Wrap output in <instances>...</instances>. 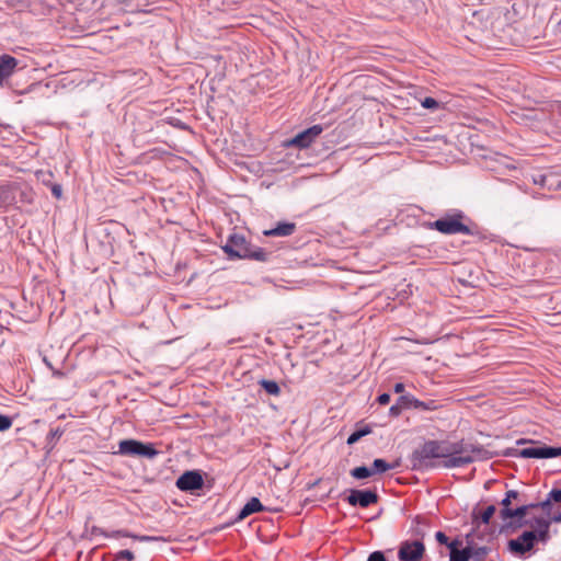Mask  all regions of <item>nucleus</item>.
<instances>
[{
  "instance_id": "1",
  "label": "nucleus",
  "mask_w": 561,
  "mask_h": 561,
  "mask_svg": "<svg viewBox=\"0 0 561 561\" xmlns=\"http://www.w3.org/2000/svg\"><path fill=\"white\" fill-rule=\"evenodd\" d=\"M482 453V447L463 439L456 442L431 439L413 451L411 461L413 469L417 470L453 469L476 461Z\"/></svg>"
},
{
  "instance_id": "2",
  "label": "nucleus",
  "mask_w": 561,
  "mask_h": 561,
  "mask_svg": "<svg viewBox=\"0 0 561 561\" xmlns=\"http://www.w3.org/2000/svg\"><path fill=\"white\" fill-rule=\"evenodd\" d=\"M33 190L19 182H0V208L8 209L19 204H32Z\"/></svg>"
},
{
  "instance_id": "3",
  "label": "nucleus",
  "mask_w": 561,
  "mask_h": 561,
  "mask_svg": "<svg viewBox=\"0 0 561 561\" xmlns=\"http://www.w3.org/2000/svg\"><path fill=\"white\" fill-rule=\"evenodd\" d=\"M465 215L462 211L457 210L451 215H446L433 222L428 224L431 229H435L444 234H457L462 233L471 236L473 232L469 226L465 225L462 220Z\"/></svg>"
},
{
  "instance_id": "4",
  "label": "nucleus",
  "mask_w": 561,
  "mask_h": 561,
  "mask_svg": "<svg viewBox=\"0 0 561 561\" xmlns=\"http://www.w3.org/2000/svg\"><path fill=\"white\" fill-rule=\"evenodd\" d=\"M118 454L124 456H141L152 459L159 454V451L151 443L145 444L136 439H124L118 444Z\"/></svg>"
},
{
  "instance_id": "5",
  "label": "nucleus",
  "mask_w": 561,
  "mask_h": 561,
  "mask_svg": "<svg viewBox=\"0 0 561 561\" xmlns=\"http://www.w3.org/2000/svg\"><path fill=\"white\" fill-rule=\"evenodd\" d=\"M249 245L250 243H248L243 236L233 233L228 238L226 244L222 245V250L230 259H245L249 256Z\"/></svg>"
},
{
  "instance_id": "6",
  "label": "nucleus",
  "mask_w": 561,
  "mask_h": 561,
  "mask_svg": "<svg viewBox=\"0 0 561 561\" xmlns=\"http://www.w3.org/2000/svg\"><path fill=\"white\" fill-rule=\"evenodd\" d=\"M323 131V127L321 125H313L300 133H298L295 137L287 140L285 142L286 147H296L299 149L308 148L314 139Z\"/></svg>"
},
{
  "instance_id": "7",
  "label": "nucleus",
  "mask_w": 561,
  "mask_h": 561,
  "mask_svg": "<svg viewBox=\"0 0 561 561\" xmlns=\"http://www.w3.org/2000/svg\"><path fill=\"white\" fill-rule=\"evenodd\" d=\"M425 552V547L421 540L403 541L398 551L400 561H421Z\"/></svg>"
},
{
  "instance_id": "8",
  "label": "nucleus",
  "mask_w": 561,
  "mask_h": 561,
  "mask_svg": "<svg viewBox=\"0 0 561 561\" xmlns=\"http://www.w3.org/2000/svg\"><path fill=\"white\" fill-rule=\"evenodd\" d=\"M517 456L522 458H554L561 456V447H551L546 445L529 446L517 450Z\"/></svg>"
},
{
  "instance_id": "9",
  "label": "nucleus",
  "mask_w": 561,
  "mask_h": 561,
  "mask_svg": "<svg viewBox=\"0 0 561 561\" xmlns=\"http://www.w3.org/2000/svg\"><path fill=\"white\" fill-rule=\"evenodd\" d=\"M535 541H538L536 533L526 530L516 539L508 541V549L514 553L525 554L534 548Z\"/></svg>"
},
{
  "instance_id": "10",
  "label": "nucleus",
  "mask_w": 561,
  "mask_h": 561,
  "mask_svg": "<svg viewBox=\"0 0 561 561\" xmlns=\"http://www.w3.org/2000/svg\"><path fill=\"white\" fill-rule=\"evenodd\" d=\"M553 523L551 518L547 517H536L533 522L528 519H524L520 523L516 525V527H523L529 525L534 528L533 531L536 533V536L538 537V541L547 543L550 539V525Z\"/></svg>"
},
{
  "instance_id": "11",
  "label": "nucleus",
  "mask_w": 561,
  "mask_h": 561,
  "mask_svg": "<svg viewBox=\"0 0 561 561\" xmlns=\"http://www.w3.org/2000/svg\"><path fill=\"white\" fill-rule=\"evenodd\" d=\"M204 480L197 471H186L176 480V486L181 491H195L203 486Z\"/></svg>"
},
{
  "instance_id": "12",
  "label": "nucleus",
  "mask_w": 561,
  "mask_h": 561,
  "mask_svg": "<svg viewBox=\"0 0 561 561\" xmlns=\"http://www.w3.org/2000/svg\"><path fill=\"white\" fill-rule=\"evenodd\" d=\"M377 493L370 490H352L347 497L348 504L352 506L359 505L360 507H368L369 505L377 503Z\"/></svg>"
},
{
  "instance_id": "13",
  "label": "nucleus",
  "mask_w": 561,
  "mask_h": 561,
  "mask_svg": "<svg viewBox=\"0 0 561 561\" xmlns=\"http://www.w3.org/2000/svg\"><path fill=\"white\" fill-rule=\"evenodd\" d=\"M18 66V60L10 56L3 55L0 57V85L8 79Z\"/></svg>"
},
{
  "instance_id": "14",
  "label": "nucleus",
  "mask_w": 561,
  "mask_h": 561,
  "mask_svg": "<svg viewBox=\"0 0 561 561\" xmlns=\"http://www.w3.org/2000/svg\"><path fill=\"white\" fill-rule=\"evenodd\" d=\"M460 541L454 540L448 543V548L450 549L449 561H469L472 557V548L467 547L462 550L458 549Z\"/></svg>"
},
{
  "instance_id": "15",
  "label": "nucleus",
  "mask_w": 561,
  "mask_h": 561,
  "mask_svg": "<svg viewBox=\"0 0 561 561\" xmlns=\"http://www.w3.org/2000/svg\"><path fill=\"white\" fill-rule=\"evenodd\" d=\"M265 511L257 497H251L250 501L241 508L237 516V520H242L253 513Z\"/></svg>"
},
{
  "instance_id": "16",
  "label": "nucleus",
  "mask_w": 561,
  "mask_h": 561,
  "mask_svg": "<svg viewBox=\"0 0 561 561\" xmlns=\"http://www.w3.org/2000/svg\"><path fill=\"white\" fill-rule=\"evenodd\" d=\"M296 230L294 222H278L274 228L264 231L265 236H278L288 237L291 236Z\"/></svg>"
},
{
  "instance_id": "17",
  "label": "nucleus",
  "mask_w": 561,
  "mask_h": 561,
  "mask_svg": "<svg viewBox=\"0 0 561 561\" xmlns=\"http://www.w3.org/2000/svg\"><path fill=\"white\" fill-rule=\"evenodd\" d=\"M529 512V506H526L525 504L524 505H520L516 508H513V510H501L500 511V517L503 519V520H507V519H512V518H518V522L516 523V525L518 523H520L522 520H524L526 514Z\"/></svg>"
},
{
  "instance_id": "18",
  "label": "nucleus",
  "mask_w": 561,
  "mask_h": 561,
  "mask_svg": "<svg viewBox=\"0 0 561 561\" xmlns=\"http://www.w3.org/2000/svg\"><path fill=\"white\" fill-rule=\"evenodd\" d=\"M537 505H539V508H541L553 523H561V512L553 511L552 501L548 495L545 501L538 502Z\"/></svg>"
},
{
  "instance_id": "19",
  "label": "nucleus",
  "mask_w": 561,
  "mask_h": 561,
  "mask_svg": "<svg viewBox=\"0 0 561 561\" xmlns=\"http://www.w3.org/2000/svg\"><path fill=\"white\" fill-rule=\"evenodd\" d=\"M248 253L249 256H247L245 259L255 260L259 262H266L270 255V253L266 252L264 249L259 247H252L251 244L249 245Z\"/></svg>"
},
{
  "instance_id": "20",
  "label": "nucleus",
  "mask_w": 561,
  "mask_h": 561,
  "mask_svg": "<svg viewBox=\"0 0 561 561\" xmlns=\"http://www.w3.org/2000/svg\"><path fill=\"white\" fill-rule=\"evenodd\" d=\"M257 383L271 396L278 397L282 392L280 387L274 380L261 379Z\"/></svg>"
},
{
  "instance_id": "21",
  "label": "nucleus",
  "mask_w": 561,
  "mask_h": 561,
  "mask_svg": "<svg viewBox=\"0 0 561 561\" xmlns=\"http://www.w3.org/2000/svg\"><path fill=\"white\" fill-rule=\"evenodd\" d=\"M397 467V463H388L386 460L381 458H377L374 460L371 468L373 474L376 473H383L390 469H394Z\"/></svg>"
},
{
  "instance_id": "22",
  "label": "nucleus",
  "mask_w": 561,
  "mask_h": 561,
  "mask_svg": "<svg viewBox=\"0 0 561 561\" xmlns=\"http://www.w3.org/2000/svg\"><path fill=\"white\" fill-rule=\"evenodd\" d=\"M350 473L353 478L358 479V480L366 479V478L374 476L371 468H368L365 466L356 467V468L352 469Z\"/></svg>"
},
{
  "instance_id": "23",
  "label": "nucleus",
  "mask_w": 561,
  "mask_h": 561,
  "mask_svg": "<svg viewBox=\"0 0 561 561\" xmlns=\"http://www.w3.org/2000/svg\"><path fill=\"white\" fill-rule=\"evenodd\" d=\"M416 402V398H414L411 394H402L398 400L397 403L402 410L413 408V403Z\"/></svg>"
},
{
  "instance_id": "24",
  "label": "nucleus",
  "mask_w": 561,
  "mask_h": 561,
  "mask_svg": "<svg viewBox=\"0 0 561 561\" xmlns=\"http://www.w3.org/2000/svg\"><path fill=\"white\" fill-rule=\"evenodd\" d=\"M369 433H370V430L368 427H366L364 430L355 431L354 433H352L348 436L347 444L352 445V444L356 443L358 439H360L363 436H365V435H367Z\"/></svg>"
},
{
  "instance_id": "25",
  "label": "nucleus",
  "mask_w": 561,
  "mask_h": 561,
  "mask_svg": "<svg viewBox=\"0 0 561 561\" xmlns=\"http://www.w3.org/2000/svg\"><path fill=\"white\" fill-rule=\"evenodd\" d=\"M495 511L496 508L494 505L486 506L480 516L481 523L489 524Z\"/></svg>"
},
{
  "instance_id": "26",
  "label": "nucleus",
  "mask_w": 561,
  "mask_h": 561,
  "mask_svg": "<svg viewBox=\"0 0 561 561\" xmlns=\"http://www.w3.org/2000/svg\"><path fill=\"white\" fill-rule=\"evenodd\" d=\"M13 424V421L10 416L0 414V432L8 431Z\"/></svg>"
},
{
  "instance_id": "27",
  "label": "nucleus",
  "mask_w": 561,
  "mask_h": 561,
  "mask_svg": "<svg viewBox=\"0 0 561 561\" xmlns=\"http://www.w3.org/2000/svg\"><path fill=\"white\" fill-rule=\"evenodd\" d=\"M422 106L428 110H437L439 107V103L434 98H425L422 101Z\"/></svg>"
},
{
  "instance_id": "28",
  "label": "nucleus",
  "mask_w": 561,
  "mask_h": 561,
  "mask_svg": "<svg viewBox=\"0 0 561 561\" xmlns=\"http://www.w3.org/2000/svg\"><path fill=\"white\" fill-rule=\"evenodd\" d=\"M413 408L420 410H431L434 409V401L423 402L416 399V402L413 403Z\"/></svg>"
},
{
  "instance_id": "29",
  "label": "nucleus",
  "mask_w": 561,
  "mask_h": 561,
  "mask_svg": "<svg viewBox=\"0 0 561 561\" xmlns=\"http://www.w3.org/2000/svg\"><path fill=\"white\" fill-rule=\"evenodd\" d=\"M116 559L117 560H128V561H133L134 559V553L130 551V550H121L117 552L116 554Z\"/></svg>"
},
{
  "instance_id": "30",
  "label": "nucleus",
  "mask_w": 561,
  "mask_h": 561,
  "mask_svg": "<svg viewBox=\"0 0 561 561\" xmlns=\"http://www.w3.org/2000/svg\"><path fill=\"white\" fill-rule=\"evenodd\" d=\"M548 496L552 502L561 503V489H552Z\"/></svg>"
},
{
  "instance_id": "31",
  "label": "nucleus",
  "mask_w": 561,
  "mask_h": 561,
  "mask_svg": "<svg viewBox=\"0 0 561 561\" xmlns=\"http://www.w3.org/2000/svg\"><path fill=\"white\" fill-rule=\"evenodd\" d=\"M367 561H387L385 558L383 552L381 551H374L369 554Z\"/></svg>"
},
{
  "instance_id": "32",
  "label": "nucleus",
  "mask_w": 561,
  "mask_h": 561,
  "mask_svg": "<svg viewBox=\"0 0 561 561\" xmlns=\"http://www.w3.org/2000/svg\"><path fill=\"white\" fill-rule=\"evenodd\" d=\"M548 175L547 174H538L534 176V183L540 186H547Z\"/></svg>"
},
{
  "instance_id": "33",
  "label": "nucleus",
  "mask_w": 561,
  "mask_h": 561,
  "mask_svg": "<svg viewBox=\"0 0 561 561\" xmlns=\"http://www.w3.org/2000/svg\"><path fill=\"white\" fill-rule=\"evenodd\" d=\"M486 554V548L481 547L476 550L472 549V557L474 560H480Z\"/></svg>"
},
{
  "instance_id": "34",
  "label": "nucleus",
  "mask_w": 561,
  "mask_h": 561,
  "mask_svg": "<svg viewBox=\"0 0 561 561\" xmlns=\"http://www.w3.org/2000/svg\"><path fill=\"white\" fill-rule=\"evenodd\" d=\"M51 194L57 199H60L62 197V187H61V185L57 184V183L53 184L51 185Z\"/></svg>"
},
{
  "instance_id": "35",
  "label": "nucleus",
  "mask_w": 561,
  "mask_h": 561,
  "mask_svg": "<svg viewBox=\"0 0 561 561\" xmlns=\"http://www.w3.org/2000/svg\"><path fill=\"white\" fill-rule=\"evenodd\" d=\"M435 538H436V540H437L440 545H447V546H448V543H450V542L448 541V537H447L443 531H437V533L435 534Z\"/></svg>"
},
{
  "instance_id": "36",
  "label": "nucleus",
  "mask_w": 561,
  "mask_h": 561,
  "mask_svg": "<svg viewBox=\"0 0 561 561\" xmlns=\"http://www.w3.org/2000/svg\"><path fill=\"white\" fill-rule=\"evenodd\" d=\"M402 409L399 407V404L396 402L393 405L390 407L389 413L391 416H399L402 413Z\"/></svg>"
},
{
  "instance_id": "37",
  "label": "nucleus",
  "mask_w": 561,
  "mask_h": 561,
  "mask_svg": "<svg viewBox=\"0 0 561 561\" xmlns=\"http://www.w3.org/2000/svg\"><path fill=\"white\" fill-rule=\"evenodd\" d=\"M62 435V431H60L59 428H56V430H51L49 432V435H48V439L50 442H53L54 439H58L60 438V436Z\"/></svg>"
},
{
  "instance_id": "38",
  "label": "nucleus",
  "mask_w": 561,
  "mask_h": 561,
  "mask_svg": "<svg viewBox=\"0 0 561 561\" xmlns=\"http://www.w3.org/2000/svg\"><path fill=\"white\" fill-rule=\"evenodd\" d=\"M377 401L379 404L381 405H386L390 402V394L389 393H381L378 398H377Z\"/></svg>"
},
{
  "instance_id": "39",
  "label": "nucleus",
  "mask_w": 561,
  "mask_h": 561,
  "mask_svg": "<svg viewBox=\"0 0 561 561\" xmlns=\"http://www.w3.org/2000/svg\"><path fill=\"white\" fill-rule=\"evenodd\" d=\"M511 502H512V500H510L507 496H505V497L502 500V502H501V505L503 506L501 510H512V508L510 507Z\"/></svg>"
},
{
  "instance_id": "40",
  "label": "nucleus",
  "mask_w": 561,
  "mask_h": 561,
  "mask_svg": "<svg viewBox=\"0 0 561 561\" xmlns=\"http://www.w3.org/2000/svg\"><path fill=\"white\" fill-rule=\"evenodd\" d=\"M505 496H507L510 500H516L519 496V493L515 490H510L506 492Z\"/></svg>"
},
{
  "instance_id": "41",
  "label": "nucleus",
  "mask_w": 561,
  "mask_h": 561,
  "mask_svg": "<svg viewBox=\"0 0 561 561\" xmlns=\"http://www.w3.org/2000/svg\"><path fill=\"white\" fill-rule=\"evenodd\" d=\"M140 541H157V540H160L159 537H153V536H141V537H137Z\"/></svg>"
},
{
  "instance_id": "42",
  "label": "nucleus",
  "mask_w": 561,
  "mask_h": 561,
  "mask_svg": "<svg viewBox=\"0 0 561 561\" xmlns=\"http://www.w3.org/2000/svg\"><path fill=\"white\" fill-rule=\"evenodd\" d=\"M393 391L396 393H402L404 391V385L402 382H397L393 387Z\"/></svg>"
},
{
  "instance_id": "43",
  "label": "nucleus",
  "mask_w": 561,
  "mask_h": 561,
  "mask_svg": "<svg viewBox=\"0 0 561 561\" xmlns=\"http://www.w3.org/2000/svg\"><path fill=\"white\" fill-rule=\"evenodd\" d=\"M112 536H115V537H117V536H124V537H127V536H128V534H126V533H124V531H122V530H117V531H114Z\"/></svg>"
},
{
  "instance_id": "44",
  "label": "nucleus",
  "mask_w": 561,
  "mask_h": 561,
  "mask_svg": "<svg viewBox=\"0 0 561 561\" xmlns=\"http://www.w3.org/2000/svg\"><path fill=\"white\" fill-rule=\"evenodd\" d=\"M526 506H529V510L531 508H539V505H537V503H530V504H525Z\"/></svg>"
}]
</instances>
